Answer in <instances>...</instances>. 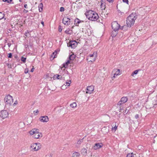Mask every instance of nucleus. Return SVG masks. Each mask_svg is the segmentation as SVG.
Listing matches in <instances>:
<instances>
[{
    "label": "nucleus",
    "mask_w": 157,
    "mask_h": 157,
    "mask_svg": "<svg viewBox=\"0 0 157 157\" xmlns=\"http://www.w3.org/2000/svg\"><path fill=\"white\" fill-rule=\"evenodd\" d=\"M101 10H104L105 8V3H103L102 2H101Z\"/></svg>",
    "instance_id": "21"
},
{
    "label": "nucleus",
    "mask_w": 157,
    "mask_h": 157,
    "mask_svg": "<svg viewBox=\"0 0 157 157\" xmlns=\"http://www.w3.org/2000/svg\"><path fill=\"white\" fill-rule=\"evenodd\" d=\"M108 2H112L113 1V0H107Z\"/></svg>",
    "instance_id": "48"
},
{
    "label": "nucleus",
    "mask_w": 157,
    "mask_h": 157,
    "mask_svg": "<svg viewBox=\"0 0 157 157\" xmlns=\"http://www.w3.org/2000/svg\"><path fill=\"white\" fill-rule=\"evenodd\" d=\"M79 154L77 152H75L73 154V157H79Z\"/></svg>",
    "instance_id": "22"
},
{
    "label": "nucleus",
    "mask_w": 157,
    "mask_h": 157,
    "mask_svg": "<svg viewBox=\"0 0 157 157\" xmlns=\"http://www.w3.org/2000/svg\"><path fill=\"white\" fill-rule=\"evenodd\" d=\"M82 141V139L80 140L77 142V144H80Z\"/></svg>",
    "instance_id": "34"
},
{
    "label": "nucleus",
    "mask_w": 157,
    "mask_h": 157,
    "mask_svg": "<svg viewBox=\"0 0 157 157\" xmlns=\"http://www.w3.org/2000/svg\"><path fill=\"white\" fill-rule=\"evenodd\" d=\"M17 101H15L14 102V104H13V105H15L16 104H17Z\"/></svg>",
    "instance_id": "46"
},
{
    "label": "nucleus",
    "mask_w": 157,
    "mask_h": 157,
    "mask_svg": "<svg viewBox=\"0 0 157 157\" xmlns=\"http://www.w3.org/2000/svg\"><path fill=\"white\" fill-rule=\"evenodd\" d=\"M70 19L67 17H63V22L65 25H68L70 23Z\"/></svg>",
    "instance_id": "12"
},
{
    "label": "nucleus",
    "mask_w": 157,
    "mask_h": 157,
    "mask_svg": "<svg viewBox=\"0 0 157 157\" xmlns=\"http://www.w3.org/2000/svg\"><path fill=\"white\" fill-rule=\"evenodd\" d=\"M30 147L34 151H36L40 149L41 147V145L40 143H34L31 145Z\"/></svg>",
    "instance_id": "5"
},
{
    "label": "nucleus",
    "mask_w": 157,
    "mask_h": 157,
    "mask_svg": "<svg viewBox=\"0 0 157 157\" xmlns=\"http://www.w3.org/2000/svg\"><path fill=\"white\" fill-rule=\"evenodd\" d=\"M87 90L86 93V94H91L94 90V87L93 86H89L87 87Z\"/></svg>",
    "instance_id": "13"
},
{
    "label": "nucleus",
    "mask_w": 157,
    "mask_h": 157,
    "mask_svg": "<svg viewBox=\"0 0 157 157\" xmlns=\"http://www.w3.org/2000/svg\"><path fill=\"white\" fill-rule=\"evenodd\" d=\"M85 14L89 20L92 21H96L99 18L98 14L91 10H87L85 13Z\"/></svg>",
    "instance_id": "1"
},
{
    "label": "nucleus",
    "mask_w": 157,
    "mask_h": 157,
    "mask_svg": "<svg viewBox=\"0 0 157 157\" xmlns=\"http://www.w3.org/2000/svg\"><path fill=\"white\" fill-rule=\"evenodd\" d=\"M4 101L6 104L10 105L13 102V99L12 96L8 95L5 97Z\"/></svg>",
    "instance_id": "4"
},
{
    "label": "nucleus",
    "mask_w": 157,
    "mask_h": 157,
    "mask_svg": "<svg viewBox=\"0 0 157 157\" xmlns=\"http://www.w3.org/2000/svg\"><path fill=\"white\" fill-rule=\"evenodd\" d=\"M25 35L26 36H28V33H25Z\"/></svg>",
    "instance_id": "51"
},
{
    "label": "nucleus",
    "mask_w": 157,
    "mask_h": 157,
    "mask_svg": "<svg viewBox=\"0 0 157 157\" xmlns=\"http://www.w3.org/2000/svg\"><path fill=\"white\" fill-rule=\"evenodd\" d=\"M128 110L127 111V109H126V110L125 111V113H128Z\"/></svg>",
    "instance_id": "50"
},
{
    "label": "nucleus",
    "mask_w": 157,
    "mask_h": 157,
    "mask_svg": "<svg viewBox=\"0 0 157 157\" xmlns=\"http://www.w3.org/2000/svg\"><path fill=\"white\" fill-rule=\"evenodd\" d=\"M65 33L67 34H71L72 33V31L70 30L69 29H67L65 31Z\"/></svg>",
    "instance_id": "27"
},
{
    "label": "nucleus",
    "mask_w": 157,
    "mask_h": 157,
    "mask_svg": "<svg viewBox=\"0 0 157 157\" xmlns=\"http://www.w3.org/2000/svg\"><path fill=\"white\" fill-rule=\"evenodd\" d=\"M4 2H7L8 3H10L12 1V0H2Z\"/></svg>",
    "instance_id": "35"
},
{
    "label": "nucleus",
    "mask_w": 157,
    "mask_h": 157,
    "mask_svg": "<svg viewBox=\"0 0 157 157\" xmlns=\"http://www.w3.org/2000/svg\"><path fill=\"white\" fill-rule=\"evenodd\" d=\"M34 68L33 67V68H32L31 69V71L32 72H33L34 71Z\"/></svg>",
    "instance_id": "47"
},
{
    "label": "nucleus",
    "mask_w": 157,
    "mask_h": 157,
    "mask_svg": "<svg viewBox=\"0 0 157 157\" xmlns=\"http://www.w3.org/2000/svg\"><path fill=\"white\" fill-rule=\"evenodd\" d=\"M28 71H29L28 69H26L25 70V73L26 74V73H28Z\"/></svg>",
    "instance_id": "42"
},
{
    "label": "nucleus",
    "mask_w": 157,
    "mask_h": 157,
    "mask_svg": "<svg viewBox=\"0 0 157 157\" xmlns=\"http://www.w3.org/2000/svg\"><path fill=\"white\" fill-rule=\"evenodd\" d=\"M139 117V115H138V114H136V115L135 116V118L136 119H137Z\"/></svg>",
    "instance_id": "41"
},
{
    "label": "nucleus",
    "mask_w": 157,
    "mask_h": 157,
    "mask_svg": "<svg viewBox=\"0 0 157 157\" xmlns=\"http://www.w3.org/2000/svg\"><path fill=\"white\" fill-rule=\"evenodd\" d=\"M8 115V113L6 110L2 111L0 113V116L3 118H6Z\"/></svg>",
    "instance_id": "9"
},
{
    "label": "nucleus",
    "mask_w": 157,
    "mask_h": 157,
    "mask_svg": "<svg viewBox=\"0 0 157 157\" xmlns=\"http://www.w3.org/2000/svg\"><path fill=\"white\" fill-rule=\"evenodd\" d=\"M106 133H107V131L105 132Z\"/></svg>",
    "instance_id": "53"
},
{
    "label": "nucleus",
    "mask_w": 157,
    "mask_h": 157,
    "mask_svg": "<svg viewBox=\"0 0 157 157\" xmlns=\"http://www.w3.org/2000/svg\"><path fill=\"white\" fill-rule=\"evenodd\" d=\"M112 73L113 74V78H115L117 76L120 75L121 73L120 70L117 69H113L112 71Z\"/></svg>",
    "instance_id": "8"
},
{
    "label": "nucleus",
    "mask_w": 157,
    "mask_h": 157,
    "mask_svg": "<svg viewBox=\"0 0 157 157\" xmlns=\"http://www.w3.org/2000/svg\"><path fill=\"white\" fill-rule=\"evenodd\" d=\"M139 70H136L133 72L131 74V75L133 77L135 75H136L137 74Z\"/></svg>",
    "instance_id": "28"
},
{
    "label": "nucleus",
    "mask_w": 157,
    "mask_h": 157,
    "mask_svg": "<svg viewBox=\"0 0 157 157\" xmlns=\"http://www.w3.org/2000/svg\"><path fill=\"white\" fill-rule=\"evenodd\" d=\"M136 17L134 14H131L128 17L126 24L128 27H130L133 25L136 19Z\"/></svg>",
    "instance_id": "2"
},
{
    "label": "nucleus",
    "mask_w": 157,
    "mask_h": 157,
    "mask_svg": "<svg viewBox=\"0 0 157 157\" xmlns=\"http://www.w3.org/2000/svg\"><path fill=\"white\" fill-rule=\"evenodd\" d=\"M68 47L75 48L77 45V43L75 41H70L67 44Z\"/></svg>",
    "instance_id": "10"
},
{
    "label": "nucleus",
    "mask_w": 157,
    "mask_h": 157,
    "mask_svg": "<svg viewBox=\"0 0 157 157\" xmlns=\"http://www.w3.org/2000/svg\"><path fill=\"white\" fill-rule=\"evenodd\" d=\"M34 112H35L36 113H37L38 112V110H36L35 111H34Z\"/></svg>",
    "instance_id": "49"
},
{
    "label": "nucleus",
    "mask_w": 157,
    "mask_h": 157,
    "mask_svg": "<svg viewBox=\"0 0 157 157\" xmlns=\"http://www.w3.org/2000/svg\"><path fill=\"white\" fill-rule=\"evenodd\" d=\"M117 126H116V125H115V126H114V127H113L112 126V130L113 131H114V132H115L116 131V130L117 129Z\"/></svg>",
    "instance_id": "32"
},
{
    "label": "nucleus",
    "mask_w": 157,
    "mask_h": 157,
    "mask_svg": "<svg viewBox=\"0 0 157 157\" xmlns=\"http://www.w3.org/2000/svg\"><path fill=\"white\" fill-rule=\"evenodd\" d=\"M23 12H24L25 13H26L28 12V10L26 9H24V10Z\"/></svg>",
    "instance_id": "45"
},
{
    "label": "nucleus",
    "mask_w": 157,
    "mask_h": 157,
    "mask_svg": "<svg viewBox=\"0 0 157 157\" xmlns=\"http://www.w3.org/2000/svg\"><path fill=\"white\" fill-rule=\"evenodd\" d=\"M120 26V25L117 21H114L112 23V28L115 32L119 29Z\"/></svg>",
    "instance_id": "7"
},
{
    "label": "nucleus",
    "mask_w": 157,
    "mask_h": 157,
    "mask_svg": "<svg viewBox=\"0 0 157 157\" xmlns=\"http://www.w3.org/2000/svg\"><path fill=\"white\" fill-rule=\"evenodd\" d=\"M53 156V154L52 153H50L46 155L45 157H52Z\"/></svg>",
    "instance_id": "31"
},
{
    "label": "nucleus",
    "mask_w": 157,
    "mask_h": 157,
    "mask_svg": "<svg viewBox=\"0 0 157 157\" xmlns=\"http://www.w3.org/2000/svg\"><path fill=\"white\" fill-rule=\"evenodd\" d=\"M43 4L41 3H40L38 6L39 10L40 12H41L43 10Z\"/></svg>",
    "instance_id": "19"
},
{
    "label": "nucleus",
    "mask_w": 157,
    "mask_h": 157,
    "mask_svg": "<svg viewBox=\"0 0 157 157\" xmlns=\"http://www.w3.org/2000/svg\"><path fill=\"white\" fill-rule=\"evenodd\" d=\"M102 146V144L101 143H96L93 147V149L95 150H97L101 147Z\"/></svg>",
    "instance_id": "14"
},
{
    "label": "nucleus",
    "mask_w": 157,
    "mask_h": 157,
    "mask_svg": "<svg viewBox=\"0 0 157 157\" xmlns=\"http://www.w3.org/2000/svg\"><path fill=\"white\" fill-rule=\"evenodd\" d=\"M75 57V56L74 54H72L69 56V60L70 61V60L73 61L74 60Z\"/></svg>",
    "instance_id": "18"
},
{
    "label": "nucleus",
    "mask_w": 157,
    "mask_h": 157,
    "mask_svg": "<svg viewBox=\"0 0 157 157\" xmlns=\"http://www.w3.org/2000/svg\"><path fill=\"white\" fill-rule=\"evenodd\" d=\"M83 22V21H81L78 18L75 19V24H76L77 26H78V25H77V24H78L80 23Z\"/></svg>",
    "instance_id": "16"
},
{
    "label": "nucleus",
    "mask_w": 157,
    "mask_h": 157,
    "mask_svg": "<svg viewBox=\"0 0 157 157\" xmlns=\"http://www.w3.org/2000/svg\"><path fill=\"white\" fill-rule=\"evenodd\" d=\"M135 154H134L133 153H129L127 154L126 157H135Z\"/></svg>",
    "instance_id": "24"
},
{
    "label": "nucleus",
    "mask_w": 157,
    "mask_h": 157,
    "mask_svg": "<svg viewBox=\"0 0 157 157\" xmlns=\"http://www.w3.org/2000/svg\"><path fill=\"white\" fill-rule=\"evenodd\" d=\"M81 153L83 155H86L87 153V150L83 148L81 150Z\"/></svg>",
    "instance_id": "17"
},
{
    "label": "nucleus",
    "mask_w": 157,
    "mask_h": 157,
    "mask_svg": "<svg viewBox=\"0 0 157 157\" xmlns=\"http://www.w3.org/2000/svg\"><path fill=\"white\" fill-rule=\"evenodd\" d=\"M41 23L42 25H44V23L43 21H41Z\"/></svg>",
    "instance_id": "52"
},
{
    "label": "nucleus",
    "mask_w": 157,
    "mask_h": 157,
    "mask_svg": "<svg viewBox=\"0 0 157 157\" xmlns=\"http://www.w3.org/2000/svg\"><path fill=\"white\" fill-rule=\"evenodd\" d=\"M106 128L105 127H104L102 129H101V131L103 132H104V131L105 130V129Z\"/></svg>",
    "instance_id": "43"
},
{
    "label": "nucleus",
    "mask_w": 157,
    "mask_h": 157,
    "mask_svg": "<svg viewBox=\"0 0 157 157\" xmlns=\"http://www.w3.org/2000/svg\"><path fill=\"white\" fill-rule=\"evenodd\" d=\"M56 76L58 79H60L62 78V76L61 75H55L54 77L55 78Z\"/></svg>",
    "instance_id": "30"
},
{
    "label": "nucleus",
    "mask_w": 157,
    "mask_h": 157,
    "mask_svg": "<svg viewBox=\"0 0 157 157\" xmlns=\"http://www.w3.org/2000/svg\"><path fill=\"white\" fill-rule=\"evenodd\" d=\"M71 83V81L69 80L68 82H66L65 83V84L64 85L65 86H70V84ZM64 85H63L62 86V87H64Z\"/></svg>",
    "instance_id": "26"
},
{
    "label": "nucleus",
    "mask_w": 157,
    "mask_h": 157,
    "mask_svg": "<svg viewBox=\"0 0 157 157\" xmlns=\"http://www.w3.org/2000/svg\"><path fill=\"white\" fill-rule=\"evenodd\" d=\"M97 53L94 52L92 54H90L87 57V59L89 60V61L91 62H94L96 59L97 57Z\"/></svg>",
    "instance_id": "6"
},
{
    "label": "nucleus",
    "mask_w": 157,
    "mask_h": 157,
    "mask_svg": "<svg viewBox=\"0 0 157 157\" xmlns=\"http://www.w3.org/2000/svg\"><path fill=\"white\" fill-rule=\"evenodd\" d=\"M123 1L124 2L126 3L127 4L128 3V0H123Z\"/></svg>",
    "instance_id": "39"
},
{
    "label": "nucleus",
    "mask_w": 157,
    "mask_h": 157,
    "mask_svg": "<svg viewBox=\"0 0 157 157\" xmlns=\"http://www.w3.org/2000/svg\"><path fill=\"white\" fill-rule=\"evenodd\" d=\"M70 63V61L69 60H68L65 63L63 64V67L65 68H67L68 65Z\"/></svg>",
    "instance_id": "23"
},
{
    "label": "nucleus",
    "mask_w": 157,
    "mask_h": 157,
    "mask_svg": "<svg viewBox=\"0 0 157 157\" xmlns=\"http://www.w3.org/2000/svg\"><path fill=\"white\" fill-rule=\"evenodd\" d=\"M8 56L9 58H11L12 56V54L11 53L8 54Z\"/></svg>",
    "instance_id": "37"
},
{
    "label": "nucleus",
    "mask_w": 157,
    "mask_h": 157,
    "mask_svg": "<svg viewBox=\"0 0 157 157\" xmlns=\"http://www.w3.org/2000/svg\"><path fill=\"white\" fill-rule=\"evenodd\" d=\"M62 30V29L61 28V27L60 26H59V32H61Z\"/></svg>",
    "instance_id": "38"
},
{
    "label": "nucleus",
    "mask_w": 157,
    "mask_h": 157,
    "mask_svg": "<svg viewBox=\"0 0 157 157\" xmlns=\"http://www.w3.org/2000/svg\"><path fill=\"white\" fill-rule=\"evenodd\" d=\"M40 121L41 122H47L48 120V118L47 116H44L41 117L40 118Z\"/></svg>",
    "instance_id": "15"
},
{
    "label": "nucleus",
    "mask_w": 157,
    "mask_h": 157,
    "mask_svg": "<svg viewBox=\"0 0 157 157\" xmlns=\"http://www.w3.org/2000/svg\"><path fill=\"white\" fill-rule=\"evenodd\" d=\"M29 133L31 135H34L33 137L36 139H38L42 136V133L39 132V130L37 129L34 128L32 129Z\"/></svg>",
    "instance_id": "3"
},
{
    "label": "nucleus",
    "mask_w": 157,
    "mask_h": 157,
    "mask_svg": "<svg viewBox=\"0 0 157 157\" xmlns=\"http://www.w3.org/2000/svg\"><path fill=\"white\" fill-rule=\"evenodd\" d=\"M126 27V25H124L122 27V29L123 30H124L125 29H124Z\"/></svg>",
    "instance_id": "40"
},
{
    "label": "nucleus",
    "mask_w": 157,
    "mask_h": 157,
    "mask_svg": "<svg viewBox=\"0 0 157 157\" xmlns=\"http://www.w3.org/2000/svg\"><path fill=\"white\" fill-rule=\"evenodd\" d=\"M57 51L56 50L55 52H54L52 54V55H51V56L52 57H53V58H56V54L57 53Z\"/></svg>",
    "instance_id": "25"
},
{
    "label": "nucleus",
    "mask_w": 157,
    "mask_h": 157,
    "mask_svg": "<svg viewBox=\"0 0 157 157\" xmlns=\"http://www.w3.org/2000/svg\"><path fill=\"white\" fill-rule=\"evenodd\" d=\"M24 7L26 9H27L28 8V5L27 4H25L24 5Z\"/></svg>",
    "instance_id": "44"
},
{
    "label": "nucleus",
    "mask_w": 157,
    "mask_h": 157,
    "mask_svg": "<svg viewBox=\"0 0 157 157\" xmlns=\"http://www.w3.org/2000/svg\"><path fill=\"white\" fill-rule=\"evenodd\" d=\"M4 14L1 12H0V20L3 19L4 17Z\"/></svg>",
    "instance_id": "29"
},
{
    "label": "nucleus",
    "mask_w": 157,
    "mask_h": 157,
    "mask_svg": "<svg viewBox=\"0 0 157 157\" xmlns=\"http://www.w3.org/2000/svg\"><path fill=\"white\" fill-rule=\"evenodd\" d=\"M70 106L72 108H75L77 106L76 103L75 102H73L70 105Z\"/></svg>",
    "instance_id": "20"
},
{
    "label": "nucleus",
    "mask_w": 157,
    "mask_h": 157,
    "mask_svg": "<svg viewBox=\"0 0 157 157\" xmlns=\"http://www.w3.org/2000/svg\"><path fill=\"white\" fill-rule=\"evenodd\" d=\"M64 9L63 7H61L60 9V12H63L64 11Z\"/></svg>",
    "instance_id": "36"
},
{
    "label": "nucleus",
    "mask_w": 157,
    "mask_h": 157,
    "mask_svg": "<svg viewBox=\"0 0 157 157\" xmlns=\"http://www.w3.org/2000/svg\"><path fill=\"white\" fill-rule=\"evenodd\" d=\"M128 98L127 97H123L121 98L120 101L118 102L117 105H120L126 102Z\"/></svg>",
    "instance_id": "11"
},
{
    "label": "nucleus",
    "mask_w": 157,
    "mask_h": 157,
    "mask_svg": "<svg viewBox=\"0 0 157 157\" xmlns=\"http://www.w3.org/2000/svg\"><path fill=\"white\" fill-rule=\"evenodd\" d=\"M26 59V58H25L23 57H21V60L23 62L25 63V62Z\"/></svg>",
    "instance_id": "33"
}]
</instances>
